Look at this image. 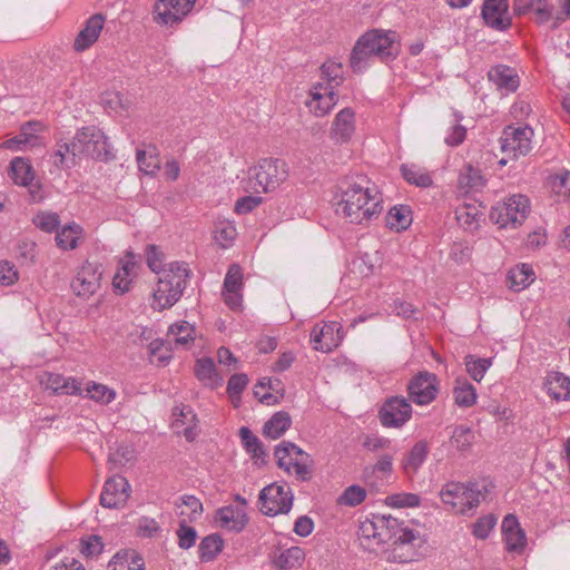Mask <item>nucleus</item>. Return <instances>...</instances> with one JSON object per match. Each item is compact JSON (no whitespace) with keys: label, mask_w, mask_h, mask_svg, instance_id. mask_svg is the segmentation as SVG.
Here are the masks:
<instances>
[{"label":"nucleus","mask_w":570,"mask_h":570,"mask_svg":"<svg viewBox=\"0 0 570 570\" xmlns=\"http://www.w3.org/2000/svg\"><path fill=\"white\" fill-rule=\"evenodd\" d=\"M357 534L364 548L376 550L381 547V553L387 562L417 561L426 551L425 534L392 515L374 514L361 521Z\"/></svg>","instance_id":"1"},{"label":"nucleus","mask_w":570,"mask_h":570,"mask_svg":"<svg viewBox=\"0 0 570 570\" xmlns=\"http://www.w3.org/2000/svg\"><path fill=\"white\" fill-rule=\"evenodd\" d=\"M336 199V213L351 224H368L383 210L382 194L363 175L343 178L337 185Z\"/></svg>","instance_id":"2"},{"label":"nucleus","mask_w":570,"mask_h":570,"mask_svg":"<svg viewBox=\"0 0 570 570\" xmlns=\"http://www.w3.org/2000/svg\"><path fill=\"white\" fill-rule=\"evenodd\" d=\"M400 52L397 35L392 30L373 29L356 41L350 58L354 72L364 71L374 57L381 61L394 60Z\"/></svg>","instance_id":"3"},{"label":"nucleus","mask_w":570,"mask_h":570,"mask_svg":"<svg viewBox=\"0 0 570 570\" xmlns=\"http://www.w3.org/2000/svg\"><path fill=\"white\" fill-rule=\"evenodd\" d=\"M190 276L188 265L184 262H174L169 264V268L158 279L157 287L154 291L153 307L156 309H165L171 307L180 296L187 285Z\"/></svg>","instance_id":"4"},{"label":"nucleus","mask_w":570,"mask_h":570,"mask_svg":"<svg viewBox=\"0 0 570 570\" xmlns=\"http://www.w3.org/2000/svg\"><path fill=\"white\" fill-rule=\"evenodd\" d=\"M288 178L286 163L278 158H264L248 169L245 185L247 191L269 193L277 189Z\"/></svg>","instance_id":"5"},{"label":"nucleus","mask_w":570,"mask_h":570,"mask_svg":"<svg viewBox=\"0 0 570 570\" xmlns=\"http://www.w3.org/2000/svg\"><path fill=\"white\" fill-rule=\"evenodd\" d=\"M442 502L460 514H466L485 498L476 483L449 482L440 491Z\"/></svg>","instance_id":"6"},{"label":"nucleus","mask_w":570,"mask_h":570,"mask_svg":"<svg viewBox=\"0 0 570 570\" xmlns=\"http://www.w3.org/2000/svg\"><path fill=\"white\" fill-rule=\"evenodd\" d=\"M72 149L79 158L106 160L110 155V146L106 135L97 127H83L72 139Z\"/></svg>","instance_id":"7"},{"label":"nucleus","mask_w":570,"mask_h":570,"mask_svg":"<svg viewBox=\"0 0 570 570\" xmlns=\"http://www.w3.org/2000/svg\"><path fill=\"white\" fill-rule=\"evenodd\" d=\"M529 209L530 202L527 196L512 195L492 207L490 218L501 228L517 227L525 220Z\"/></svg>","instance_id":"8"},{"label":"nucleus","mask_w":570,"mask_h":570,"mask_svg":"<svg viewBox=\"0 0 570 570\" xmlns=\"http://www.w3.org/2000/svg\"><path fill=\"white\" fill-rule=\"evenodd\" d=\"M274 455L278 468L286 473L295 475L299 481H308L312 476V469L307 461L309 455L292 442H282L275 448Z\"/></svg>","instance_id":"9"},{"label":"nucleus","mask_w":570,"mask_h":570,"mask_svg":"<svg viewBox=\"0 0 570 570\" xmlns=\"http://www.w3.org/2000/svg\"><path fill=\"white\" fill-rule=\"evenodd\" d=\"M293 498L288 485L272 483L259 493L261 511L271 517L287 513L292 509Z\"/></svg>","instance_id":"10"},{"label":"nucleus","mask_w":570,"mask_h":570,"mask_svg":"<svg viewBox=\"0 0 570 570\" xmlns=\"http://www.w3.org/2000/svg\"><path fill=\"white\" fill-rule=\"evenodd\" d=\"M533 135V129L528 125L507 126L501 136V149L503 153L512 154L513 157L525 156L532 149Z\"/></svg>","instance_id":"11"},{"label":"nucleus","mask_w":570,"mask_h":570,"mask_svg":"<svg viewBox=\"0 0 570 570\" xmlns=\"http://www.w3.org/2000/svg\"><path fill=\"white\" fill-rule=\"evenodd\" d=\"M411 416L412 405L405 397L401 396L387 399L379 412L380 422L385 428H401Z\"/></svg>","instance_id":"12"},{"label":"nucleus","mask_w":570,"mask_h":570,"mask_svg":"<svg viewBox=\"0 0 570 570\" xmlns=\"http://www.w3.org/2000/svg\"><path fill=\"white\" fill-rule=\"evenodd\" d=\"M101 271L95 263L85 262L71 281L70 287L75 295L89 298L100 287Z\"/></svg>","instance_id":"13"},{"label":"nucleus","mask_w":570,"mask_h":570,"mask_svg":"<svg viewBox=\"0 0 570 570\" xmlns=\"http://www.w3.org/2000/svg\"><path fill=\"white\" fill-rule=\"evenodd\" d=\"M342 341V326L337 322L316 324L309 335L312 347L322 353L332 352Z\"/></svg>","instance_id":"14"},{"label":"nucleus","mask_w":570,"mask_h":570,"mask_svg":"<svg viewBox=\"0 0 570 570\" xmlns=\"http://www.w3.org/2000/svg\"><path fill=\"white\" fill-rule=\"evenodd\" d=\"M196 0H158L154 8V20L163 26H174L191 10Z\"/></svg>","instance_id":"15"},{"label":"nucleus","mask_w":570,"mask_h":570,"mask_svg":"<svg viewBox=\"0 0 570 570\" xmlns=\"http://www.w3.org/2000/svg\"><path fill=\"white\" fill-rule=\"evenodd\" d=\"M438 377L430 372H420L409 383L410 399L417 405H428L438 394Z\"/></svg>","instance_id":"16"},{"label":"nucleus","mask_w":570,"mask_h":570,"mask_svg":"<svg viewBox=\"0 0 570 570\" xmlns=\"http://www.w3.org/2000/svg\"><path fill=\"white\" fill-rule=\"evenodd\" d=\"M131 487L127 479L121 475L109 478L100 494V504L108 509L122 508L130 495Z\"/></svg>","instance_id":"17"},{"label":"nucleus","mask_w":570,"mask_h":570,"mask_svg":"<svg viewBox=\"0 0 570 570\" xmlns=\"http://www.w3.org/2000/svg\"><path fill=\"white\" fill-rule=\"evenodd\" d=\"M243 271L237 264L229 266L223 285L222 296L225 304L233 311H240L243 306Z\"/></svg>","instance_id":"18"},{"label":"nucleus","mask_w":570,"mask_h":570,"mask_svg":"<svg viewBox=\"0 0 570 570\" xmlns=\"http://www.w3.org/2000/svg\"><path fill=\"white\" fill-rule=\"evenodd\" d=\"M337 104L336 90L326 87L323 82H316L309 89V99L305 105L315 117L326 116Z\"/></svg>","instance_id":"19"},{"label":"nucleus","mask_w":570,"mask_h":570,"mask_svg":"<svg viewBox=\"0 0 570 570\" xmlns=\"http://www.w3.org/2000/svg\"><path fill=\"white\" fill-rule=\"evenodd\" d=\"M43 130V125L40 121H28L21 126L20 132L3 141L1 147L12 151H23L29 148L40 146L42 139L39 134Z\"/></svg>","instance_id":"20"},{"label":"nucleus","mask_w":570,"mask_h":570,"mask_svg":"<svg viewBox=\"0 0 570 570\" xmlns=\"http://www.w3.org/2000/svg\"><path fill=\"white\" fill-rule=\"evenodd\" d=\"M355 130V111L352 108L346 107L335 115L330 128V138L335 144H347L354 136Z\"/></svg>","instance_id":"21"},{"label":"nucleus","mask_w":570,"mask_h":570,"mask_svg":"<svg viewBox=\"0 0 570 570\" xmlns=\"http://www.w3.org/2000/svg\"><path fill=\"white\" fill-rule=\"evenodd\" d=\"M507 0H485L482 7V18L487 26L495 30H505L511 24L508 16Z\"/></svg>","instance_id":"22"},{"label":"nucleus","mask_w":570,"mask_h":570,"mask_svg":"<svg viewBox=\"0 0 570 570\" xmlns=\"http://www.w3.org/2000/svg\"><path fill=\"white\" fill-rule=\"evenodd\" d=\"M215 522L222 529L240 532L246 528L248 517L244 508L225 505L216 511Z\"/></svg>","instance_id":"23"},{"label":"nucleus","mask_w":570,"mask_h":570,"mask_svg":"<svg viewBox=\"0 0 570 570\" xmlns=\"http://www.w3.org/2000/svg\"><path fill=\"white\" fill-rule=\"evenodd\" d=\"M513 10L518 16L533 13L538 24L552 19L554 6L549 0H514Z\"/></svg>","instance_id":"24"},{"label":"nucleus","mask_w":570,"mask_h":570,"mask_svg":"<svg viewBox=\"0 0 570 570\" xmlns=\"http://www.w3.org/2000/svg\"><path fill=\"white\" fill-rule=\"evenodd\" d=\"M173 428L178 434H183L187 441H194L198 435L197 416L189 406H175L173 410Z\"/></svg>","instance_id":"25"},{"label":"nucleus","mask_w":570,"mask_h":570,"mask_svg":"<svg viewBox=\"0 0 570 570\" xmlns=\"http://www.w3.org/2000/svg\"><path fill=\"white\" fill-rule=\"evenodd\" d=\"M489 80L502 94L514 92L520 85L519 76L511 67L499 65L490 69L488 72Z\"/></svg>","instance_id":"26"},{"label":"nucleus","mask_w":570,"mask_h":570,"mask_svg":"<svg viewBox=\"0 0 570 570\" xmlns=\"http://www.w3.org/2000/svg\"><path fill=\"white\" fill-rule=\"evenodd\" d=\"M119 268L116 272L112 285L120 293H126L130 289L132 279L137 274V261L131 253H127L119 262Z\"/></svg>","instance_id":"27"},{"label":"nucleus","mask_w":570,"mask_h":570,"mask_svg":"<svg viewBox=\"0 0 570 570\" xmlns=\"http://www.w3.org/2000/svg\"><path fill=\"white\" fill-rule=\"evenodd\" d=\"M105 18L101 14H94L90 17L85 28L78 33L75 39L73 48L76 51H83L88 49L99 37L104 28Z\"/></svg>","instance_id":"28"},{"label":"nucleus","mask_w":570,"mask_h":570,"mask_svg":"<svg viewBox=\"0 0 570 570\" xmlns=\"http://www.w3.org/2000/svg\"><path fill=\"white\" fill-rule=\"evenodd\" d=\"M455 217L458 223L469 232H475L480 227L484 213L480 204L464 203L456 207Z\"/></svg>","instance_id":"29"},{"label":"nucleus","mask_w":570,"mask_h":570,"mask_svg":"<svg viewBox=\"0 0 570 570\" xmlns=\"http://www.w3.org/2000/svg\"><path fill=\"white\" fill-rule=\"evenodd\" d=\"M544 390L556 401L570 400V379L561 372H550L544 379Z\"/></svg>","instance_id":"30"},{"label":"nucleus","mask_w":570,"mask_h":570,"mask_svg":"<svg viewBox=\"0 0 570 570\" xmlns=\"http://www.w3.org/2000/svg\"><path fill=\"white\" fill-rule=\"evenodd\" d=\"M239 436L246 452L250 455L254 464L263 465L266 463L267 453L261 440L247 426H242Z\"/></svg>","instance_id":"31"},{"label":"nucleus","mask_w":570,"mask_h":570,"mask_svg":"<svg viewBox=\"0 0 570 570\" xmlns=\"http://www.w3.org/2000/svg\"><path fill=\"white\" fill-rule=\"evenodd\" d=\"M108 570H145V562L135 550H122L109 561Z\"/></svg>","instance_id":"32"},{"label":"nucleus","mask_w":570,"mask_h":570,"mask_svg":"<svg viewBox=\"0 0 570 570\" xmlns=\"http://www.w3.org/2000/svg\"><path fill=\"white\" fill-rule=\"evenodd\" d=\"M195 374L204 385L212 389L223 384V377L217 373L215 363L210 357L197 360Z\"/></svg>","instance_id":"33"},{"label":"nucleus","mask_w":570,"mask_h":570,"mask_svg":"<svg viewBox=\"0 0 570 570\" xmlns=\"http://www.w3.org/2000/svg\"><path fill=\"white\" fill-rule=\"evenodd\" d=\"M83 229L76 223L68 224L56 232V244L62 250H72L78 247Z\"/></svg>","instance_id":"34"},{"label":"nucleus","mask_w":570,"mask_h":570,"mask_svg":"<svg viewBox=\"0 0 570 570\" xmlns=\"http://www.w3.org/2000/svg\"><path fill=\"white\" fill-rule=\"evenodd\" d=\"M305 557V551L301 547H291L277 554L273 563L278 570H291L301 567Z\"/></svg>","instance_id":"35"},{"label":"nucleus","mask_w":570,"mask_h":570,"mask_svg":"<svg viewBox=\"0 0 570 570\" xmlns=\"http://www.w3.org/2000/svg\"><path fill=\"white\" fill-rule=\"evenodd\" d=\"M10 171L13 181L20 186H29L35 178L30 161L22 157H14L10 161Z\"/></svg>","instance_id":"36"},{"label":"nucleus","mask_w":570,"mask_h":570,"mask_svg":"<svg viewBox=\"0 0 570 570\" xmlns=\"http://www.w3.org/2000/svg\"><path fill=\"white\" fill-rule=\"evenodd\" d=\"M292 420L288 413L277 412L264 424L263 433L266 438L276 440L289 429Z\"/></svg>","instance_id":"37"},{"label":"nucleus","mask_w":570,"mask_h":570,"mask_svg":"<svg viewBox=\"0 0 570 570\" xmlns=\"http://www.w3.org/2000/svg\"><path fill=\"white\" fill-rule=\"evenodd\" d=\"M403 178L411 185L426 188L433 183L430 174L415 164H403L400 168Z\"/></svg>","instance_id":"38"},{"label":"nucleus","mask_w":570,"mask_h":570,"mask_svg":"<svg viewBox=\"0 0 570 570\" xmlns=\"http://www.w3.org/2000/svg\"><path fill=\"white\" fill-rule=\"evenodd\" d=\"M454 402L460 407H470L476 402L475 387L465 379H458L453 389Z\"/></svg>","instance_id":"39"},{"label":"nucleus","mask_w":570,"mask_h":570,"mask_svg":"<svg viewBox=\"0 0 570 570\" xmlns=\"http://www.w3.org/2000/svg\"><path fill=\"white\" fill-rule=\"evenodd\" d=\"M179 515L183 521L194 522L198 520L203 513V503L195 495H184L180 503H176Z\"/></svg>","instance_id":"40"},{"label":"nucleus","mask_w":570,"mask_h":570,"mask_svg":"<svg viewBox=\"0 0 570 570\" xmlns=\"http://www.w3.org/2000/svg\"><path fill=\"white\" fill-rule=\"evenodd\" d=\"M224 540L219 534L213 533L205 537L198 547L199 559L203 562L213 561L222 551Z\"/></svg>","instance_id":"41"},{"label":"nucleus","mask_w":570,"mask_h":570,"mask_svg":"<svg viewBox=\"0 0 570 570\" xmlns=\"http://www.w3.org/2000/svg\"><path fill=\"white\" fill-rule=\"evenodd\" d=\"M385 220L391 229H406L412 222V212L405 205L394 206L389 210Z\"/></svg>","instance_id":"42"},{"label":"nucleus","mask_w":570,"mask_h":570,"mask_svg":"<svg viewBox=\"0 0 570 570\" xmlns=\"http://www.w3.org/2000/svg\"><path fill=\"white\" fill-rule=\"evenodd\" d=\"M136 160L139 170L145 175H154L160 168L159 155L155 147L149 148V150L137 149Z\"/></svg>","instance_id":"43"},{"label":"nucleus","mask_w":570,"mask_h":570,"mask_svg":"<svg viewBox=\"0 0 570 570\" xmlns=\"http://www.w3.org/2000/svg\"><path fill=\"white\" fill-rule=\"evenodd\" d=\"M320 70L321 78L326 81V83H324L326 87H331L335 90L342 85L344 80L342 63L335 60H327L321 66Z\"/></svg>","instance_id":"44"},{"label":"nucleus","mask_w":570,"mask_h":570,"mask_svg":"<svg viewBox=\"0 0 570 570\" xmlns=\"http://www.w3.org/2000/svg\"><path fill=\"white\" fill-rule=\"evenodd\" d=\"M464 365L469 375L476 382H481L485 373L492 365L490 357H476L474 355H466L464 357Z\"/></svg>","instance_id":"45"},{"label":"nucleus","mask_w":570,"mask_h":570,"mask_svg":"<svg viewBox=\"0 0 570 570\" xmlns=\"http://www.w3.org/2000/svg\"><path fill=\"white\" fill-rule=\"evenodd\" d=\"M509 279L513 289L521 291L534 281V273L531 266L521 264L510 271Z\"/></svg>","instance_id":"46"},{"label":"nucleus","mask_w":570,"mask_h":570,"mask_svg":"<svg viewBox=\"0 0 570 570\" xmlns=\"http://www.w3.org/2000/svg\"><path fill=\"white\" fill-rule=\"evenodd\" d=\"M215 239L224 248L229 247L237 236L233 222L223 219L215 224Z\"/></svg>","instance_id":"47"},{"label":"nucleus","mask_w":570,"mask_h":570,"mask_svg":"<svg viewBox=\"0 0 570 570\" xmlns=\"http://www.w3.org/2000/svg\"><path fill=\"white\" fill-rule=\"evenodd\" d=\"M78 155L72 149L71 142L58 144L53 154V163L59 168H70L77 164Z\"/></svg>","instance_id":"48"},{"label":"nucleus","mask_w":570,"mask_h":570,"mask_svg":"<svg viewBox=\"0 0 570 570\" xmlns=\"http://www.w3.org/2000/svg\"><path fill=\"white\" fill-rule=\"evenodd\" d=\"M86 396L101 404H109L116 399L115 390L100 383H88L86 386Z\"/></svg>","instance_id":"49"},{"label":"nucleus","mask_w":570,"mask_h":570,"mask_svg":"<svg viewBox=\"0 0 570 570\" xmlns=\"http://www.w3.org/2000/svg\"><path fill=\"white\" fill-rule=\"evenodd\" d=\"M428 455V446L424 442H417L413 445L404 460L403 466L405 470L416 472L423 464Z\"/></svg>","instance_id":"50"},{"label":"nucleus","mask_w":570,"mask_h":570,"mask_svg":"<svg viewBox=\"0 0 570 570\" xmlns=\"http://www.w3.org/2000/svg\"><path fill=\"white\" fill-rule=\"evenodd\" d=\"M473 442L474 433L470 428L459 425L453 430L451 443L456 450L461 452L468 451L470 450Z\"/></svg>","instance_id":"51"},{"label":"nucleus","mask_w":570,"mask_h":570,"mask_svg":"<svg viewBox=\"0 0 570 570\" xmlns=\"http://www.w3.org/2000/svg\"><path fill=\"white\" fill-rule=\"evenodd\" d=\"M194 327L186 321L178 322L169 327L168 336L177 345H186L194 340Z\"/></svg>","instance_id":"52"},{"label":"nucleus","mask_w":570,"mask_h":570,"mask_svg":"<svg viewBox=\"0 0 570 570\" xmlns=\"http://www.w3.org/2000/svg\"><path fill=\"white\" fill-rule=\"evenodd\" d=\"M366 490L361 485H350L338 497L337 503L344 507H356L366 499Z\"/></svg>","instance_id":"53"},{"label":"nucleus","mask_w":570,"mask_h":570,"mask_svg":"<svg viewBox=\"0 0 570 570\" xmlns=\"http://www.w3.org/2000/svg\"><path fill=\"white\" fill-rule=\"evenodd\" d=\"M421 499L415 493H394L385 498V504L392 508H415L419 507Z\"/></svg>","instance_id":"54"},{"label":"nucleus","mask_w":570,"mask_h":570,"mask_svg":"<svg viewBox=\"0 0 570 570\" xmlns=\"http://www.w3.org/2000/svg\"><path fill=\"white\" fill-rule=\"evenodd\" d=\"M33 223L42 232L53 233L60 225V218L56 213L40 212L35 216Z\"/></svg>","instance_id":"55"},{"label":"nucleus","mask_w":570,"mask_h":570,"mask_svg":"<svg viewBox=\"0 0 570 570\" xmlns=\"http://www.w3.org/2000/svg\"><path fill=\"white\" fill-rule=\"evenodd\" d=\"M178 538V547L180 549H189L191 548L197 539V531L195 528L188 525V521H180L179 528L176 531Z\"/></svg>","instance_id":"56"},{"label":"nucleus","mask_w":570,"mask_h":570,"mask_svg":"<svg viewBox=\"0 0 570 570\" xmlns=\"http://www.w3.org/2000/svg\"><path fill=\"white\" fill-rule=\"evenodd\" d=\"M497 523V518L493 514H488L479 518L472 525V533L475 538L487 539Z\"/></svg>","instance_id":"57"},{"label":"nucleus","mask_w":570,"mask_h":570,"mask_svg":"<svg viewBox=\"0 0 570 570\" xmlns=\"http://www.w3.org/2000/svg\"><path fill=\"white\" fill-rule=\"evenodd\" d=\"M459 184L463 188L473 189L483 186V179L478 170L469 166L465 171L460 175Z\"/></svg>","instance_id":"58"},{"label":"nucleus","mask_w":570,"mask_h":570,"mask_svg":"<svg viewBox=\"0 0 570 570\" xmlns=\"http://www.w3.org/2000/svg\"><path fill=\"white\" fill-rule=\"evenodd\" d=\"M508 551L520 553L525 547V534L523 530L503 534Z\"/></svg>","instance_id":"59"},{"label":"nucleus","mask_w":570,"mask_h":570,"mask_svg":"<svg viewBox=\"0 0 570 570\" xmlns=\"http://www.w3.org/2000/svg\"><path fill=\"white\" fill-rule=\"evenodd\" d=\"M160 531L159 523L149 517H141L138 521L137 532L140 537L153 538Z\"/></svg>","instance_id":"60"},{"label":"nucleus","mask_w":570,"mask_h":570,"mask_svg":"<svg viewBox=\"0 0 570 570\" xmlns=\"http://www.w3.org/2000/svg\"><path fill=\"white\" fill-rule=\"evenodd\" d=\"M81 553L86 557H96L104 550V543L99 535H90L80 543Z\"/></svg>","instance_id":"61"},{"label":"nucleus","mask_w":570,"mask_h":570,"mask_svg":"<svg viewBox=\"0 0 570 570\" xmlns=\"http://www.w3.org/2000/svg\"><path fill=\"white\" fill-rule=\"evenodd\" d=\"M248 384V377L246 374H234L230 376L227 383V392L232 399L239 396Z\"/></svg>","instance_id":"62"},{"label":"nucleus","mask_w":570,"mask_h":570,"mask_svg":"<svg viewBox=\"0 0 570 570\" xmlns=\"http://www.w3.org/2000/svg\"><path fill=\"white\" fill-rule=\"evenodd\" d=\"M261 196H244L235 204V212L237 214H247L256 208L262 203Z\"/></svg>","instance_id":"63"},{"label":"nucleus","mask_w":570,"mask_h":570,"mask_svg":"<svg viewBox=\"0 0 570 570\" xmlns=\"http://www.w3.org/2000/svg\"><path fill=\"white\" fill-rule=\"evenodd\" d=\"M466 136V129L462 125L455 124L453 125L449 134L446 135L444 141L449 146H459L463 142Z\"/></svg>","instance_id":"64"}]
</instances>
